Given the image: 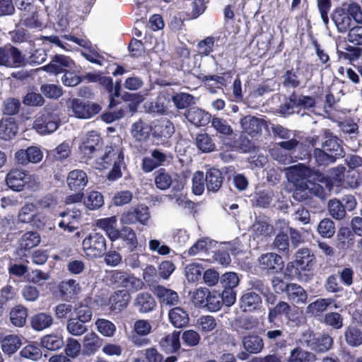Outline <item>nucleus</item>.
I'll list each match as a JSON object with an SVG mask.
<instances>
[{
  "instance_id": "1",
  "label": "nucleus",
  "mask_w": 362,
  "mask_h": 362,
  "mask_svg": "<svg viewBox=\"0 0 362 362\" xmlns=\"http://www.w3.org/2000/svg\"><path fill=\"white\" fill-rule=\"evenodd\" d=\"M331 19L339 33H345L354 25V22L362 23V10L356 2H346L333 10Z\"/></svg>"
},
{
  "instance_id": "2",
  "label": "nucleus",
  "mask_w": 362,
  "mask_h": 362,
  "mask_svg": "<svg viewBox=\"0 0 362 362\" xmlns=\"http://www.w3.org/2000/svg\"><path fill=\"white\" fill-rule=\"evenodd\" d=\"M27 63L25 56L11 44L0 47V66L6 68H20Z\"/></svg>"
},
{
  "instance_id": "3",
  "label": "nucleus",
  "mask_w": 362,
  "mask_h": 362,
  "mask_svg": "<svg viewBox=\"0 0 362 362\" xmlns=\"http://www.w3.org/2000/svg\"><path fill=\"white\" fill-rule=\"evenodd\" d=\"M59 124V115L45 107L36 117L33 128L40 134H49L55 132Z\"/></svg>"
},
{
  "instance_id": "4",
  "label": "nucleus",
  "mask_w": 362,
  "mask_h": 362,
  "mask_svg": "<svg viewBox=\"0 0 362 362\" xmlns=\"http://www.w3.org/2000/svg\"><path fill=\"white\" fill-rule=\"evenodd\" d=\"M82 246L87 256L99 257L106 251V240L102 234L92 232L83 240Z\"/></svg>"
},
{
  "instance_id": "5",
  "label": "nucleus",
  "mask_w": 362,
  "mask_h": 362,
  "mask_svg": "<svg viewBox=\"0 0 362 362\" xmlns=\"http://www.w3.org/2000/svg\"><path fill=\"white\" fill-rule=\"evenodd\" d=\"M151 218L149 209L146 206H139L124 211L120 217V223L124 226L139 223L146 225Z\"/></svg>"
},
{
  "instance_id": "6",
  "label": "nucleus",
  "mask_w": 362,
  "mask_h": 362,
  "mask_svg": "<svg viewBox=\"0 0 362 362\" xmlns=\"http://www.w3.org/2000/svg\"><path fill=\"white\" fill-rule=\"evenodd\" d=\"M67 106L72 110L74 115L81 119H88L99 113L101 107L96 103H84L81 100L69 99Z\"/></svg>"
},
{
  "instance_id": "7",
  "label": "nucleus",
  "mask_w": 362,
  "mask_h": 362,
  "mask_svg": "<svg viewBox=\"0 0 362 362\" xmlns=\"http://www.w3.org/2000/svg\"><path fill=\"white\" fill-rule=\"evenodd\" d=\"M314 175L316 182L308 180V191L311 194L324 200L330 194L332 183L322 174L316 173Z\"/></svg>"
},
{
  "instance_id": "8",
  "label": "nucleus",
  "mask_w": 362,
  "mask_h": 362,
  "mask_svg": "<svg viewBox=\"0 0 362 362\" xmlns=\"http://www.w3.org/2000/svg\"><path fill=\"white\" fill-rule=\"evenodd\" d=\"M22 11L21 18L23 24L30 28H40L42 27L43 23L40 18L37 8L31 4L22 1L19 6Z\"/></svg>"
},
{
  "instance_id": "9",
  "label": "nucleus",
  "mask_w": 362,
  "mask_h": 362,
  "mask_svg": "<svg viewBox=\"0 0 362 362\" xmlns=\"http://www.w3.org/2000/svg\"><path fill=\"white\" fill-rule=\"evenodd\" d=\"M112 279L125 288L126 291H136L141 289L144 282L139 278L121 271H115L112 274Z\"/></svg>"
},
{
  "instance_id": "10",
  "label": "nucleus",
  "mask_w": 362,
  "mask_h": 362,
  "mask_svg": "<svg viewBox=\"0 0 362 362\" xmlns=\"http://www.w3.org/2000/svg\"><path fill=\"white\" fill-rule=\"evenodd\" d=\"M42 151L36 146H30L27 149H21L15 154L16 162L21 165H26L29 163H37L42 159Z\"/></svg>"
},
{
  "instance_id": "11",
  "label": "nucleus",
  "mask_w": 362,
  "mask_h": 362,
  "mask_svg": "<svg viewBox=\"0 0 362 362\" xmlns=\"http://www.w3.org/2000/svg\"><path fill=\"white\" fill-rule=\"evenodd\" d=\"M281 257L274 252L261 255L257 259V266L262 271L274 272L282 264Z\"/></svg>"
},
{
  "instance_id": "12",
  "label": "nucleus",
  "mask_w": 362,
  "mask_h": 362,
  "mask_svg": "<svg viewBox=\"0 0 362 362\" xmlns=\"http://www.w3.org/2000/svg\"><path fill=\"white\" fill-rule=\"evenodd\" d=\"M286 177L289 182H296L300 180L310 179L313 174V170L307 166L298 164L290 166L285 169Z\"/></svg>"
},
{
  "instance_id": "13",
  "label": "nucleus",
  "mask_w": 362,
  "mask_h": 362,
  "mask_svg": "<svg viewBox=\"0 0 362 362\" xmlns=\"http://www.w3.org/2000/svg\"><path fill=\"white\" fill-rule=\"evenodd\" d=\"M100 144V137L96 132H89L83 139L79 148L86 157L90 158L98 151Z\"/></svg>"
},
{
  "instance_id": "14",
  "label": "nucleus",
  "mask_w": 362,
  "mask_h": 362,
  "mask_svg": "<svg viewBox=\"0 0 362 362\" xmlns=\"http://www.w3.org/2000/svg\"><path fill=\"white\" fill-rule=\"evenodd\" d=\"M66 182L71 190L80 192L87 185L88 179L83 170L76 169L69 173Z\"/></svg>"
},
{
  "instance_id": "15",
  "label": "nucleus",
  "mask_w": 362,
  "mask_h": 362,
  "mask_svg": "<svg viewBox=\"0 0 362 362\" xmlns=\"http://www.w3.org/2000/svg\"><path fill=\"white\" fill-rule=\"evenodd\" d=\"M296 264L301 271H310L315 263V257L310 249L303 247L298 250L295 255Z\"/></svg>"
},
{
  "instance_id": "16",
  "label": "nucleus",
  "mask_w": 362,
  "mask_h": 362,
  "mask_svg": "<svg viewBox=\"0 0 362 362\" xmlns=\"http://www.w3.org/2000/svg\"><path fill=\"white\" fill-rule=\"evenodd\" d=\"M243 131L252 136L259 135L265 122L264 119L247 115L240 119Z\"/></svg>"
},
{
  "instance_id": "17",
  "label": "nucleus",
  "mask_w": 362,
  "mask_h": 362,
  "mask_svg": "<svg viewBox=\"0 0 362 362\" xmlns=\"http://www.w3.org/2000/svg\"><path fill=\"white\" fill-rule=\"evenodd\" d=\"M74 62L68 57L55 55L51 62L43 66V69L48 73L58 74L65 71L66 68H71Z\"/></svg>"
},
{
  "instance_id": "18",
  "label": "nucleus",
  "mask_w": 362,
  "mask_h": 362,
  "mask_svg": "<svg viewBox=\"0 0 362 362\" xmlns=\"http://www.w3.org/2000/svg\"><path fill=\"white\" fill-rule=\"evenodd\" d=\"M186 119L197 127H204L210 122V115L197 107L187 109L184 114Z\"/></svg>"
},
{
  "instance_id": "19",
  "label": "nucleus",
  "mask_w": 362,
  "mask_h": 362,
  "mask_svg": "<svg viewBox=\"0 0 362 362\" xmlns=\"http://www.w3.org/2000/svg\"><path fill=\"white\" fill-rule=\"evenodd\" d=\"M28 179L30 177L19 169L11 170L6 175V184L11 189L16 191H21Z\"/></svg>"
},
{
  "instance_id": "20",
  "label": "nucleus",
  "mask_w": 362,
  "mask_h": 362,
  "mask_svg": "<svg viewBox=\"0 0 362 362\" xmlns=\"http://www.w3.org/2000/svg\"><path fill=\"white\" fill-rule=\"evenodd\" d=\"M121 238L130 252H134L139 246V240L136 232L129 226H122L115 235V240Z\"/></svg>"
},
{
  "instance_id": "21",
  "label": "nucleus",
  "mask_w": 362,
  "mask_h": 362,
  "mask_svg": "<svg viewBox=\"0 0 362 362\" xmlns=\"http://www.w3.org/2000/svg\"><path fill=\"white\" fill-rule=\"evenodd\" d=\"M18 132V125L13 117L3 118L0 121V139L8 141L14 138Z\"/></svg>"
},
{
  "instance_id": "22",
  "label": "nucleus",
  "mask_w": 362,
  "mask_h": 362,
  "mask_svg": "<svg viewBox=\"0 0 362 362\" xmlns=\"http://www.w3.org/2000/svg\"><path fill=\"white\" fill-rule=\"evenodd\" d=\"M251 236L255 240H262L264 238L272 235L274 232V227L266 221L256 219L250 228Z\"/></svg>"
},
{
  "instance_id": "23",
  "label": "nucleus",
  "mask_w": 362,
  "mask_h": 362,
  "mask_svg": "<svg viewBox=\"0 0 362 362\" xmlns=\"http://www.w3.org/2000/svg\"><path fill=\"white\" fill-rule=\"evenodd\" d=\"M180 332L174 331L161 338L159 341L160 349L166 354L177 352L180 348Z\"/></svg>"
},
{
  "instance_id": "24",
  "label": "nucleus",
  "mask_w": 362,
  "mask_h": 362,
  "mask_svg": "<svg viewBox=\"0 0 362 362\" xmlns=\"http://www.w3.org/2000/svg\"><path fill=\"white\" fill-rule=\"evenodd\" d=\"M291 306L285 301H279L274 308L269 310L267 320L270 325H276V319L284 315L288 320L291 317Z\"/></svg>"
},
{
  "instance_id": "25",
  "label": "nucleus",
  "mask_w": 362,
  "mask_h": 362,
  "mask_svg": "<svg viewBox=\"0 0 362 362\" xmlns=\"http://www.w3.org/2000/svg\"><path fill=\"white\" fill-rule=\"evenodd\" d=\"M286 293L288 300L294 305L306 303L308 293L302 286L297 284L290 283Z\"/></svg>"
},
{
  "instance_id": "26",
  "label": "nucleus",
  "mask_w": 362,
  "mask_h": 362,
  "mask_svg": "<svg viewBox=\"0 0 362 362\" xmlns=\"http://www.w3.org/2000/svg\"><path fill=\"white\" fill-rule=\"evenodd\" d=\"M100 160L99 164L103 168H107L108 165H114L115 163H120L124 160V153L119 148L107 147Z\"/></svg>"
},
{
  "instance_id": "27",
  "label": "nucleus",
  "mask_w": 362,
  "mask_h": 362,
  "mask_svg": "<svg viewBox=\"0 0 362 362\" xmlns=\"http://www.w3.org/2000/svg\"><path fill=\"white\" fill-rule=\"evenodd\" d=\"M156 301L148 293H140L134 299V305L140 313H148L156 307Z\"/></svg>"
},
{
  "instance_id": "28",
  "label": "nucleus",
  "mask_w": 362,
  "mask_h": 362,
  "mask_svg": "<svg viewBox=\"0 0 362 362\" xmlns=\"http://www.w3.org/2000/svg\"><path fill=\"white\" fill-rule=\"evenodd\" d=\"M63 220L59 223V227L70 233L77 228L76 224L81 218V213L79 210L66 211L61 214Z\"/></svg>"
},
{
  "instance_id": "29",
  "label": "nucleus",
  "mask_w": 362,
  "mask_h": 362,
  "mask_svg": "<svg viewBox=\"0 0 362 362\" xmlns=\"http://www.w3.org/2000/svg\"><path fill=\"white\" fill-rule=\"evenodd\" d=\"M168 318L171 324L177 328L187 326L189 320L187 312L180 307H176L170 310Z\"/></svg>"
},
{
  "instance_id": "30",
  "label": "nucleus",
  "mask_w": 362,
  "mask_h": 362,
  "mask_svg": "<svg viewBox=\"0 0 362 362\" xmlns=\"http://www.w3.org/2000/svg\"><path fill=\"white\" fill-rule=\"evenodd\" d=\"M244 349L250 354H258L264 348L263 339L256 334H248L242 338Z\"/></svg>"
},
{
  "instance_id": "31",
  "label": "nucleus",
  "mask_w": 362,
  "mask_h": 362,
  "mask_svg": "<svg viewBox=\"0 0 362 362\" xmlns=\"http://www.w3.org/2000/svg\"><path fill=\"white\" fill-rule=\"evenodd\" d=\"M36 206L33 204H27L24 205L20 210L18 214V219L21 223H33L34 226L40 228L43 226V223H37V219L39 220L38 216L36 215Z\"/></svg>"
},
{
  "instance_id": "32",
  "label": "nucleus",
  "mask_w": 362,
  "mask_h": 362,
  "mask_svg": "<svg viewBox=\"0 0 362 362\" xmlns=\"http://www.w3.org/2000/svg\"><path fill=\"white\" fill-rule=\"evenodd\" d=\"M206 187L209 192H216L221 187L223 176L221 171L216 168L209 170L205 175Z\"/></svg>"
},
{
  "instance_id": "33",
  "label": "nucleus",
  "mask_w": 362,
  "mask_h": 362,
  "mask_svg": "<svg viewBox=\"0 0 362 362\" xmlns=\"http://www.w3.org/2000/svg\"><path fill=\"white\" fill-rule=\"evenodd\" d=\"M155 293L163 304L173 306L179 303L180 298L177 293L171 289L158 286L155 288Z\"/></svg>"
},
{
  "instance_id": "34",
  "label": "nucleus",
  "mask_w": 362,
  "mask_h": 362,
  "mask_svg": "<svg viewBox=\"0 0 362 362\" xmlns=\"http://www.w3.org/2000/svg\"><path fill=\"white\" fill-rule=\"evenodd\" d=\"M316 361L317 356L314 353L300 346H296L291 350L287 358V362H315Z\"/></svg>"
},
{
  "instance_id": "35",
  "label": "nucleus",
  "mask_w": 362,
  "mask_h": 362,
  "mask_svg": "<svg viewBox=\"0 0 362 362\" xmlns=\"http://www.w3.org/2000/svg\"><path fill=\"white\" fill-rule=\"evenodd\" d=\"M261 303V297L255 292L245 293L240 300V308L244 311H253L257 309Z\"/></svg>"
},
{
  "instance_id": "36",
  "label": "nucleus",
  "mask_w": 362,
  "mask_h": 362,
  "mask_svg": "<svg viewBox=\"0 0 362 362\" xmlns=\"http://www.w3.org/2000/svg\"><path fill=\"white\" fill-rule=\"evenodd\" d=\"M322 147L327 151V153L333 155L335 158L344 156L343 148L339 139L329 133L326 136V140L322 143Z\"/></svg>"
},
{
  "instance_id": "37",
  "label": "nucleus",
  "mask_w": 362,
  "mask_h": 362,
  "mask_svg": "<svg viewBox=\"0 0 362 362\" xmlns=\"http://www.w3.org/2000/svg\"><path fill=\"white\" fill-rule=\"evenodd\" d=\"M117 219L113 216L108 218H101L96 221V226L104 230L110 240H115V235L119 230L117 228Z\"/></svg>"
},
{
  "instance_id": "38",
  "label": "nucleus",
  "mask_w": 362,
  "mask_h": 362,
  "mask_svg": "<svg viewBox=\"0 0 362 362\" xmlns=\"http://www.w3.org/2000/svg\"><path fill=\"white\" fill-rule=\"evenodd\" d=\"M84 351L90 355L95 354L102 345V339L93 332L85 335L83 339Z\"/></svg>"
},
{
  "instance_id": "39",
  "label": "nucleus",
  "mask_w": 362,
  "mask_h": 362,
  "mask_svg": "<svg viewBox=\"0 0 362 362\" xmlns=\"http://www.w3.org/2000/svg\"><path fill=\"white\" fill-rule=\"evenodd\" d=\"M53 317L46 313H40L31 317L32 327L36 331H42L52 326Z\"/></svg>"
},
{
  "instance_id": "40",
  "label": "nucleus",
  "mask_w": 362,
  "mask_h": 362,
  "mask_svg": "<svg viewBox=\"0 0 362 362\" xmlns=\"http://www.w3.org/2000/svg\"><path fill=\"white\" fill-rule=\"evenodd\" d=\"M151 127L141 120L135 122L132 124L131 134L139 141H144L148 139Z\"/></svg>"
},
{
  "instance_id": "41",
  "label": "nucleus",
  "mask_w": 362,
  "mask_h": 362,
  "mask_svg": "<svg viewBox=\"0 0 362 362\" xmlns=\"http://www.w3.org/2000/svg\"><path fill=\"white\" fill-rule=\"evenodd\" d=\"M130 300V295L127 291L122 290L111 296L110 302L113 310L120 311L125 308Z\"/></svg>"
},
{
  "instance_id": "42",
  "label": "nucleus",
  "mask_w": 362,
  "mask_h": 362,
  "mask_svg": "<svg viewBox=\"0 0 362 362\" xmlns=\"http://www.w3.org/2000/svg\"><path fill=\"white\" fill-rule=\"evenodd\" d=\"M344 339L351 347L362 345V331L355 326H349L344 331Z\"/></svg>"
},
{
  "instance_id": "43",
  "label": "nucleus",
  "mask_w": 362,
  "mask_h": 362,
  "mask_svg": "<svg viewBox=\"0 0 362 362\" xmlns=\"http://www.w3.org/2000/svg\"><path fill=\"white\" fill-rule=\"evenodd\" d=\"M60 295L63 298H72L79 293V284L74 279L62 281L58 286Z\"/></svg>"
},
{
  "instance_id": "44",
  "label": "nucleus",
  "mask_w": 362,
  "mask_h": 362,
  "mask_svg": "<svg viewBox=\"0 0 362 362\" xmlns=\"http://www.w3.org/2000/svg\"><path fill=\"white\" fill-rule=\"evenodd\" d=\"M175 133L173 123L168 119L160 121L154 126L153 135L160 138L168 139Z\"/></svg>"
},
{
  "instance_id": "45",
  "label": "nucleus",
  "mask_w": 362,
  "mask_h": 362,
  "mask_svg": "<svg viewBox=\"0 0 362 362\" xmlns=\"http://www.w3.org/2000/svg\"><path fill=\"white\" fill-rule=\"evenodd\" d=\"M40 235L35 231H29L24 233L19 239V245L21 250H30L39 245Z\"/></svg>"
},
{
  "instance_id": "46",
  "label": "nucleus",
  "mask_w": 362,
  "mask_h": 362,
  "mask_svg": "<svg viewBox=\"0 0 362 362\" xmlns=\"http://www.w3.org/2000/svg\"><path fill=\"white\" fill-rule=\"evenodd\" d=\"M27 317V309L21 305L15 306L10 311L11 322L16 327H23L25 324Z\"/></svg>"
},
{
  "instance_id": "47",
  "label": "nucleus",
  "mask_w": 362,
  "mask_h": 362,
  "mask_svg": "<svg viewBox=\"0 0 362 362\" xmlns=\"http://www.w3.org/2000/svg\"><path fill=\"white\" fill-rule=\"evenodd\" d=\"M85 324L76 317H70L67 320L66 329L72 336L81 337L88 331V327Z\"/></svg>"
},
{
  "instance_id": "48",
  "label": "nucleus",
  "mask_w": 362,
  "mask_h": 362,
  "mask_svg": "<svg viewBox=\"0 0 362 362\" xmlns=\"http://www.w3.org/2000/svg\"><path fill=\"white\" fill-rule=\"evenodd\" d=\"M171 175L165 169H159L154 173V183L156 187L160 190H166L172 185Z\"/></svg>"
},
{
  "instance_id": "49",
  "label": "nucleus",
  "mask_w": 362,
  "mask_h": 362,
  "mask_svg": "<svg viewBox=\"0 0 362 362\" xmlns=\"http://www.w3.org/2000/svg\"><path fill=\"white\" fill-rule=\"evenodd\" d=\"M21 339L16 335H8L1 341V349L7 354L15 353L21 346Z\"/></svg>"
},
{
  "instance_id": "50",
  "label": "nucleus",
  "mask_w": 362,
  "mask_h": 362,
  "mask_svg": "<svg viewBox=\"0 0 362 362\" xmlns=\"http://www.w3.org/2000/svg\"><path fill=\"white\" fill-rule=\"evenodd\" d=\"M64 344L63 338L58 335L48 334L41 339L42 346L50 351L60 349Z\"/></svg>"
},
{
  "instance_id": "51",
  "label": "nucleus",
  "mask_w": 362,
  "mask_h": 362,
  "mask_svg": "<svg viewBox=\"0 0 362 362\" xmlns=\"http://www.w3.org/2000/svg\"><path fill=\"white\" fill-rule=\"evenodd\" d=\"M332 344V338L328 334H322L318 337H315L312 350L318 353H324L329 350Z\"/></svg>"
},
{
  "instance_id": "52",
  "label": "nucleus",
  "mask_w": 362,
  "mask_h": 362,
  "mask_svg": "<svg viewBox=\"0 0 362 362\" xmlns=\"http://www.w3.org/2000/svg\"><path fill=\"white\" fill-rule=\"evenodd\" d=\"M194 96L185 93H176L172 97V101L176 108L182 110L194 103Z\"/></svg>"
},
{
  "instance_id": "53",
  "label": "nucleus",
  "mask_w": 362,
  "mask_h": 362,
  "mask_svg": "<svg viewBox=\"0 0 362 362\" xmlns=\"http://www.w3.org/2000/svg\"><path fill=\"white\" fill-rule=\"evenodd\" d=\"M74 307L69 303H61L54 308V314L60 321L69 319L74 314Z\"/></svg>"
},
{
  "instance_id": "54",
  "label": "nucleus",
  "mask_w": 362,
  "mask_h": 362,
  "mask_svg": "<svg viewBox=\"0 0 362 362\" xmlns=\"http://www.w3.org/2000/svg\"><path fill=\"white\" fill-rule=\"evenodd\" d=\"M274 325H271L270 327H268L265 333L266 338L270 341H276V347L277 349H282L286 347V340H279L281 337H284V332L280 329H273L272 327Z\"/></svg>"
},
{
  "instance_id": "55",
  "label": "nucleus",
  "mask_w": 362,
  "mask_h": 362,
  "mask_svg": "<svg viewBox=\"0 0 362 362\" xmlns=\"http://www.w3.org/2000/svg\"><path fill=\"white\" fill-rule=\"evenodd\" d=\"M329 215L337 220H341L345 217L346 211L343 204L338 199H332L328 202Z\"/></svg>"
},
{
  "instance_id": "56",
  "label": "nucleus",
  "mask_w": 362,
  "mask_h": 362,
  "mask_svg": "<svg viewBox=\"0 0 362 362\" xmlns=\"http://www.w3.org/2000/svg\"><path fill=\"white\" fill-rule=\"evenodd\" d=\"M204 268L197 263L189 264L185 269V276L189 282H197L203 275Z\"/></svg>"
},
{
  "instance_id": "57",
  "label": "nucleus",
  "mask_w": 362,
  "mask_h": 362,
  "mask_svg": "<svg viewBox=\"0 0 362 362\" xmlns=\"http://www.w3.org/2000/svg\"><path fill=\"white\" fill-rule=\"evenodd\" d=\"M40 90L42 95L50 99H58L63 95L62 88L53 83L42 84L40 88Z\"/></svg>"
},
{
  "instance_id": "58",
  "label": "nucleus",
  "mask_w": 362,
  "mask_h": 362,
  "mask_svg": "<svg viewBox=\"0 0 362 362\" xmlns=\"http://www.w3.org/2000/svg\"><path fill=\"white\" fill-rule=\"evenodd\" d=\"M298 69H291L283 75V84L286 87L297 88L301 83L298 76Z\"/></svg>"
},
{
  "instance_id": "59",
  "label": "nucleus",
  "mask_w": 362,
  "mask_h": 362,
  "mask_svg": "<svg viewBox=\"0 0 362 362\" xmlns=\"http://www.w3.org/2000/svg\"><path fill=\"white\" fill-rule=\"evenodd\" d=\"M211 126L217 132L225 136H230L233 133V130L228 121L221 117H213Z\"/></svg>"
},
{
  "instance_id": "60",
  "label": "nucleus",
  "mask_w": 362,
  "mask_h": 362,
  "mask_svg": "<svg viewBox=\"0 0 362 362\" xmlns=\"http://www.w3.org/2000/svg\"><path fill=\"white\" fill-rule=\"evenodd\" d=\"M313 157L319 165H328L335 162L336 159L333 155L327 153V151L322 148H316L313 151Z\"/></svg>"
},
{
  "instance_id": "61",
  "label": "nucleus",
  "mask_w": 362,
  "mask_h": 362,
  "mask_svg": "<svg viewBox=\"0 0 362 362\" xmlns=\"http://www.w3.org/2000/svg\"><path fill=\"white\" fill-rule=\"evenodd\" d=\"M196 145L202 152L208 153L214 151L215 144L207 134H199L196 137Z\"/></svg>"
},
{
  "instance_id": "62",
  "label": "nucleus",
  "mask_w": 362,
  "mask_h": 362,
  "mask_svg": "<svg viewBox=\"0 0 362 362\" xmlns=\"http://www.w3.org/2000/svg\"><path fill=\"white\" fill-rule=\"evenodd\" d=\"M317 232L323 238H332L335 233L334 223L329 218L322 219L317 226Z\"/></svg>"
},
{
  "instance_id": "63",
  "label": "nucleus",
  "mask_w": 362,
  "mask_h": 362,
  "mask_svg": "<svg viewBox=\"0 0 362 362\" xmlns=\"http://www.w3.org/2000/svg\"><path fill=\"white\" fill-rule=\"evenodd\" d=\"M98 331L104 337H111L116 331L115 325L105 319H98L95 322Z\"/></svg>"
},
{
  "instance_id": "64",
  "label": "nucleus",
  "mask_w": 362,
  "mask_h": 362,
  "mask_svg": "<svg viewBox=\"0 0 362 362\" xmlns=\"http://www.w3.org/2000/svg\"><path fill=\"white\" fill-rule=\"evenodd\" d=\"M71 153V148L67 143H62L49 152L51 156L55 160L62 161L66 159Z\"/></svg>"
}]
</instances>
